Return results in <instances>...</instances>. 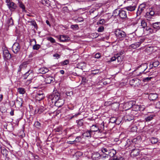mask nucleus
<instances>
[{
	"label": "nucleus",
	"instance_id": "nucleus-1",
	"mask_svg": "<svg viewBox=\"0 0 160 160\" xmlns=\"http://www.w3.org/2000/svg\"><path fill=\"white\" fill-rule=\"evenodd\" d=\"M48 99L49 102L51 101L52 104L54 103L55 106L58 107H61L64 103V101L61 98L60 94L57 91L53 92L49 95Z\"/></svg>",
	"mask_w": 160,
	"mask_h": 160
},
{
	"label": "nucleus",
	"instance_id": "nucleus-2",
	"mask_svg": "<svg viewBox=\"0 0 160 160\" xmlns=\"http://www.w3.org/2000/svg\"><path fill=\"white\" fill-rule=\"evenodd\" d=\"M115 34L117 38L120 40H123L126 36V33L120 29H117L115 31Z\"/></svg>",
	"mask_w": 160,
	"mask_h": 160
},
{
	"label": "nucleus",
	"instance_id": "nucleus-3",
	"mask_svg": "<svg viewBox=\"0 0 160 160\" xmlns=\"http://www.w3.org/2000/svg\"><path fill=\"white\" fill-rule=\"evenodd\" d=\"M124 120L126 122H129L133 120L134 119L133 116L129 113V111H128L126 112V114L123 117Z\"/></svg>",
	"mask_w": 160,
	"mask_h": 160
},
{
	"label": "nucleus",
	"instance_id": "nucleus-4",
	"mask_svg": "<svg viewBox=\"0 0 160 160\" xmlns=\"http://www.w3.org/2000/svg\"><path fill=\"white\" fill-rule=\"evenodd\" d=\"M130 85L135 87L138 86L140 84V81L139 79H132L129 81Z\"/></svg>",
	"mask_w": 160,
	"mask_h": 160
},
{
	"label": "nucleus",
	"instance_id": "nucleus-5",
	"mask_svg": "<svg viewBox=\"0 0 160 160\" xmlns=\"http://www.w3.org/2000/svg\"><path fill=\"white\" fill-rule=\"evenodd\" d=\"M133 104H134V101H131L125 103L123 105V108L126 111L132 108Z\"/></svg>",
	"mask_w": 160,
	"mask_h": 160
},
{
	"label": "nucleus",
	"instance_id": "nucleus-6",
	"mask_svg": "<svg viewBox=\"0 0 160 160\" xmlns=\"http://www.w3.org/2000/svg\"><path fill=\"white\" fill-rule=\"evenodd\" d=\"M132 110L135 111H143L145 109V108L143 106L138 105L135 104V102L134 101V104H133L132 106Z\"/></svg>",
	"mask_w": 160,
	"mask_h": 160
},
{
	"label": "nucleus",
	"instance_id": "nucleus-7",
	"mask_svg": "<svg viewBox=\"0 0 160 160\" xmlns=\"http://www.w3.org/2000/svg\"><path fill=\"white\" fill-rule=\"evenodd\" d=\"M20 46L18 43H15L12 47V50L15 53H17L20 50Z\"/></svg>",
	"mask_w": 160,
	"mask_h": 160
},
{
	"label": "nucleus",
	"instance_id": "nucleus-8",
	"mask_svg": "<svg viewBox=\"0 0 160 160\" xmlns=\"http://www.w3.org/2000/svg\"><path fill=\"white\" fill-rule=\"evenodd\" d=\"M140 151L138 148L133 149L132 150L131 153V156L132 157L134 158L138 156L140 154Z\"/></svg>",
	"mask_w": 160,
	"mask_h": 160
},
{
	"label": "nucleus",
	"instance_id": "nucleus-9",
	"mask_svg": "<svg viewBox=\"0 0 160 160\" xmlns=\"http://www.w3.org/2000/svg\"><path fill=\"white\" fill-rule=\"evenodd\" d=\"M3 56L5 60H9L11 57L8 50L7 49L3 51Z\"/></svg>",
	"mask_w": 160,
	"mask_h": 160
},
{
	"label": "nucleus",
	"instance_id": "nucleus-10",
	"mask_svg": "<svg viewBox=\"0 0 160 160\" xmlns=\"http://www.w3.org/2000/svg\"><path fill=\"white\" fill-rule=\"evenodd\" d=\"M118 15L122 19L128 18L126 12L123 10H120L118 11Z\"/></svg>",
	"mask_w": 160,
	"mask_h": 160
},
{
	"label": "nucleus",
	"instance_id": "nucleus-11",
	"mask_svg": "<svg viewBox=\"0 0 160 160\" xmlns=\"http://www.w3.org/2000/svg\"><path fill=\"white\" fill-rule=\"evenodd\" d=\"M8 6L9 9L11 11H14L17 8V5L13 2L8 4Z\"/></svg>",
	"mask_w": 160,
	"mask_h": 160
},
{
	"label": "nucleus",
	"instance_id": "nucleus-12",
	"mask_svg": "<svg viewBox=\"0 0 160 160\" xmlns=\"http://www.w3.org/2000/svg\"><path fill=\"white\" fill-rule=\"evenodd\" d=\"M152 8H149V12H147L145 15V17L148 18H151V16H153L155 12L154 11L152 10Z\"/></svg>",
	"mask_w": 160,
	"mask_h": 160
},
{
	"label": "nucleus",
	"instance_id": "nucleus-13",
	"mask_svg": "<svg viewBox=\"0 0 160 160\" xmlns=\"http://www.w3.org/2000/svg\"><path fill=\"white\" fill-rule=\"evenodd\" d=\"M158 95L156 93H150L148 96L149 99L150 101H154L157 99Z\"/></svg>",
	"mask_w": 160,
	"mask_h": 160
},
{
	"label": "nucleus",
	"instance_id": "nucleus-14",
	"mask_svg": "<svg viewBox=\"0 0 160 160\" xmlns=\"http://www.w3.org/2000/svg\"><path fill=\"white\" fill-rule=\"evenodd\" d=\"M35 97L37 100L40 101L44 98V96L43 93H37Z\"/></svg>",
	"mask_w": 160,
	"mask_h": 160
},
{
	"label": "nucleus",
	"instance_id": "nucleus-15",
	"mask_svg": "<svg viewBox=\"0 0 160 160\" xmlns=\"http://www.w3.org/2000/svg\"><path fill=\"white\" fill-rule=\"evenodd\" d=\"M136 7V6L135 5V4L134 3V4L132 6L130 5L125 7L124 9H126L128 11L132 12L135 10Z\"/></svg>",
	"mask_w": 160,
	"mask_h": 160
},
{
	"label": "nucleus",
	"instance_id": "nucleus-16",
	"mask_svg": "<svg viewBox=\"0 0 160 160\" xmlns=\"http://www.w3.org/2000/svg\"><path fill=\"white\" fill-rule=\"evenodd\" d=\"M101 157V155L98 152H94L92 154V158L94 160H98Z\"/></svg>",
	"mask_w": 160,
	"mask_h": 160
},
{
	"label": "nucleus",
	"instance_id": "nucleus-17",
	"mask_svg": "<svg viewBox=\"0 0 160 160\" xmlns=\"http://www.w3.org/2000/svg\"><path fill=\"white\" fill-rule=\"evenodd\" d=\"M141 44V42H136L132 44L129 46L130 48L136 49Z\"/></svg>",
	"mask_w": 160,
	"mask_h": 160
},
{
	"label": "nucleus",
	"instance_id": "nucleus-18",
	"mask_svg": "<svg viewBox=\"0 0 160 160\" xmlns=\"http://www.w3.org/2000/svg\"><path fill=\"white\" fill-rule=\"evenodd\" d=\"M54 78L52 77H48L45 79V82L47 84H50L53 81Z\"/></svg>",
	"mask_w": 160,
	"mask_h": 160
},
{
	"label": "nucleus",
	"instance_id": "nucleus-19",
	"mask_svg": "<svg viewBox=\"0 0 160 160\" xmlns=\"http://www.w3.org/2000/svg\"><path fill=\"white\" fill-rule=\"evenodd\" d=\"M152 25L153 28L157 31L160 29V22L153 23Z\"/></svg>",
	"mask_w": 160,
	"mask_h": 160
},
{
	"label": "nucleus",
	"instance_id": "nucleus-20",
	"mask_svg": "<svg viewBox=\"0 0 160 160\" xmlns=\"http://www.w3.org/2000/svg\"><path fill=\"white\" fill-rule=\"evenodd\" d=\"M28 62V61L24 62L20 65L18 69V72H21L22 69L24 67L25 68L26 67L27 65L29 63Z\"/></svg>",
	"mask_w": 160,
	"mask_h": 160
},
{
	"label": "nucleus",
	"instance_id": "nucleus-21",
	"mask_svg": "<svg viewBox=\"0 0 160 160\" xmlns=\"http://www.w3.org/2000/svg\"><path fill=\"white\" fill-rule=\"evenodd\" d=\"M32 41H34L35 44V45H33V46L32 48L33 50H38L40 48V45L38 44H36V42L35 39H32L30 41L32 42Z\"/></svg>",
	"mask_w": 160,
	"mask_h": 160
},
{
	"label": "nucleus",
	"instance_id": "nucleus-22",
	"mask_svg": "<svg viewBox=\"0 0 160 160\" xmlns=\"http://www.w3.org/2000/svg\"><path fill=\"white\" fill-rule=\"evenodd\" d=\"M18 5L22 9L23 12H26L25 7L22 2L20 0H18Z\"/></svg>",
	"mask_w": 160,
	"mask_h": 160
},
{
	"label": "nucleus",
	"instance_id": "nucleus-23",
	"mask_svg": "<svg viewBox=\"0 0 160 160\" xmlns=\"http://www.w3.org/2000/svg\"><path fill=\"white\" fill-rule=\"evenodd\" d=\"M48 69L46 68H39L38 70L39 73L42 74H45L48 72Z\"/></svg>",
	"mask_w": 160,
	"mask_h": 160
},
{
	"label": "nucleus",
	"instance_id": "nucleus-24",
	"mask_svg": "<svg viewBox=\"0 0 160 160\" xmlns=\"http://www.w3.org/2000/svg\"><path fill=\"white\" fill-rule=\"evenodd\" d=\"M108 153V156L110 157H113L116 153V151L114 149L110 150Z\"/></svg>",
	"mask_w": 160,
	"mask_h": 160
},
{
	"label": "nucleus",
	"instance_id": "nucleus-25",
	"mask_svg": "<svg viewBox=\"0 0 160 160\" xmlns=\"http://www.w3.org/2000/svg\"><path fill=\"white\" fill-rule=\"evenodd\" d=\"M99 130V128L96 125H93L91 127L90 130L92 132L98 131Z\"/></svg>",
	"mask_w": 160,
	"mask_h": 160
},
{
	"label": "nucleus",
	"instance_id": "nucleus-26",
	"mask_svg": "<svg viewBox=\"0 0 160 160\" xmlns=\"http://www.w3.org/2000/svg\"><path fill=\"white\" fill-rule=\"evenodd\" d=\"M1 152L4 156H7L8 153V151L4 148H1Z\"/></svg>",
	"mask_w": 160,
	"mask_h": 160
},
{
	"label": "nucleus",
	"instance_id": "nucleus-27",
	"mask_svg": "<svg viewBox=\"0 0 160 160\" xmlns=\"http://www.w3.org/2000/svg\"><path fill=\"white\" fill-rule=\"evenodd\" d=\"M92 132L90 130L88 131L84 132L83 134V135L85 137L90 138L91 136V133Z\"/></svg>",
	"mask_w": 160,
	"mask_h": 160
},
{
	"label": "nucleus",
	"instance_id": "nucleus-28",
	"mask_svg": "<svg viewBox=\"0 0 160 160\" xmlns=\"http://www.w3.org/2000/svg\"><path fill=\"white\" fill-rule=\"evenodd\" d=\"M119 107V104L117 103H112L111 104V108L112 109L114 110L118 109Z\"/></svg>",
	"mask_w": 160,
	"mask_h": 160
},
{
	"label": "nucleus",
	"instance_id": "nucleus-29",
	"mask_svg": "<svg viewBox=\"0 0 160 160\" xmlns=\"http://www.w3.org/2000/svg\"><path fill=\"white\" fill-rule=\"evenodd\" d=\"M76 122L77 123V126L78 127H79L83 126V120L82 119L77 120Z\"/></svg>",
	"mask_w": 160,
	"mask_h": 160
},
{
	"label": "nucleus",
	"instance_id": "nucleus-30",
	"mask_svg": "<svg viewBox=\"0 0 160 160\" xmlns=\"http://www.w3.org/2000/svg\"><path fill=\"white\" fill-rule=\"evenodd\" d=\"M155 116V115H151L145 118V120L146 122H149L152 120Z\"/></svg>",
	"mask_w": 160,
	"mask_h": 160
},
{
	"label": "nucleus",
	"instance_id": "nucleus-31",
	"mask_svg": "<svg viewBox=\"0 0 160 160\" xmlns=\"http://www.w3.org/2000/svg\"><path fill=\"white\" fill-rule=\"evenodd\" d=\"M159 64V61H157L154 62H152V64H150V66L152 65V66L149 69H151L153 67H157Z\"/></svg>",
	"mask_w": 160,
	"mask_h": 160
},
{
	"label": "nucleus",
	"instance_id": "nucleus-32",
	"mask_svg": "<svg viewBox=\"0 0 160 160\" xmlns=\"http://www.w3.org/2000/svg\"><path fill=\"white\" fill-rule=\"evenodd\" d=\"M101 150L103 153L108 154L110 149L108 148H102Z\"/></svg>",
	"mask_w": 160,
	"mask_h": 160
},
{
	"label": "nucleus",
	"instance_id": "nucleus-33",
	"mask_svg": "<svg viewBox=\"0 0 160 160\" xmlns=\"http://www.w3.org/2000/svg\"><path fill=\"white\" fill-rule=\"evenodd\" d=\"M146 6L145 4H141L138 7V9H139L141 12H142L146 8Z\"/></svg>",
	"mask_w": 160,
	"mask_h": 160
},
{
	"label": "nucleus",
	"instance_id": "nucleus-34",
	"mask_svg": "<svg viewBox=\"0 0 160 160\" xmlns=\"http://www.w3.org/2000/svg\"><path fill=\"white\" fill-rule=\"evenodd\" d=\"M151 142L153 144H155L158 142V138L154 137L151 138L150 139Z\"/></svg>",
	"mask_w": 160,
	"mask_h": 160
},
{
	"label": "nucleus",
	"instance_id": "nucleus-35",
	"mask_svg": "<svg viewBox=\"0 0 160 160\" xmlns=\"http://www.w3.org/2000/svg\"><path fill=\"white\" fill-rule=\"evenodd\" d=\"M140 66L142 70L144 71H145L148 68L147 64L146 63L142 64Z\"/></svg>",
	"mask_w": 160,
	"mask_h": 160
},
{
	"label": "nucleus",
	"instance_id": "nucleus-36",
	"mask_svg": "<svg viewBox=\"0 0 160 160\" xmlns=\"http://www.w3.org/2000/svg\"><path fill=\"white\" fill-rule=\"evenodd\" d=\"M34 125L35 127L38 129H40L41 127L40 123L38 121H36L35 122Z\"/></svg>",
	"mask_w": 160,
	"mask_h": 160
},
{
	"label": "nucleus",
	"instance_id": "nucleus-37",
	"mask_svg": "<svg viewBox=\"0 0 160 160\" xmlns=\"http://www.w3.org/2000/svg\"><path fill=\"white\" fill-rule=\"evenodd\" d=\"M18 92L19 93L22 94H24L25 92V89L22 88H19L18 89Z\"/></svg>",
	"mask_w": 160,
	"mask_h": 160
},
{
	"label": "nucleus",
	"instance_id": "nucleus-38",
	"mask_svg": "<svg viewBox=\"0 0 160 160\" xmlns=\"http://www.w3.org/2000/svg\"><path fill=\"white\" fill-rule=\"evenodd\" d=\"M62 129L61 127H58L56 128H54L53 131L55 132H62Z\"/></svg>",
	"mask_w": 160,
	"mask_h": 160
},
{
	"label": "nucleus",
	"instance_id": "nucleus-39",
	"mask_svg": "<svg viewBox=\"0 0 160 160\" xmlns=\"http://www.w3.org/2000/svg\"><path fill=\"white\" fill-rule=\"evenodd\" d=\"M141 26L143 28H146L147 26V24L145 20H143L141 22Z\"/></svg>",
	"mask_w": 160,
	"mask_h": 160
},
{
	"label": "nucleus",
	"instance_id": "nucleus-40",
	"mask_svg": "<svg viewBox=\"0 0 160 160\" xmlns=\"http://www.w3.org/2000/svg\"><path fill=\"white\" fill-rule=\"evenodd\" d=\"M8 23L9 26L12 25L13 24V22L12 19V17L10 18L7 22Z\"/></svg>",
	"mask_w": 160,
	"mask_h": 160
},
{
	"label": "nucleus",
	"instance_id": "nucleus-41",
	"mask_svg": "<svg viewBox=\"0 0 160 160\" xmlns=\"http://www.w3.org/2000/svg\"><path fill=\"white\" fill-rule=\"evenodd\" d=\"M129 0H117V2L120 5L122 6V4H124L125 3L126 1Z\"/></svg>",
	"mask_w": 160,
	"mask_h": 160
},
{
	"label": "nucleus",
	"instance_id": "nucleus-42",
	"mask_svg": "<svg viewBox=\"0 0 160 160\" xmlns=\"http://www.w3.org/2000/svg\"><path fill=\"white\" fill-rule=\"evenodd\" d=\"M45 110V108L42 106H41L37 108V110L38 111V112L39 113H40L42 112L43 111Z\"/></svg>",
	"mask_w": 160,
	"mask_h": 160
},
{
	"label": "nucleus",
	"instance_id": "nucleus-43",
	"mask_svg": "<svg viewBox=\"0 0 160 160\" xmlns=\"http://www.w3.org/2000/svg\"><path fill=\"white\" fill-rule=\"evenodd\" d=\"M153 76H152V77H147L144 78L143 79V81L145 82L150 80L152 78V77H154L156 76V75H154Z\"/></svg>",
	"mask_w": 160,
	"mask_h": 160
},
{
	"label": "nucleus",
	"instance_id": "nucleus-44",
	"mask_svg": "<svg viewBox=\"0 0 160 160\" xmlns=\"http://www.w3.org/2000/svg\"><path fill=\"white\" fill-rule=\"evenodd\" d=\"M60 40L62 42H64L66 40L65 36L63 35H60Z\"/></svg>",
	"mask_w": 160,
	"mask_h": 160
},
{
	"label": "nucleus",
	"instance_id": "nucleus-45",
	"mask_svg": "<svg viewBox=\"0 0 160 160\" xmlns=\"http://www.w3.org/2000/svg\"><path fill=\"white\" fill-rule=\"evenodd\" d=\"M29 71H28L27 72H26L25 74L23 75L22 77L23 78V79H25L27 78L28 76L30 74V73H29Z\"/></svg>",
	"mask_w": 160,
	"mask_h": 160
},
{
	"label": "nucleus",
	"instance_id": "nucleus-46",
	"mask_svg": "<svg viewBox=\"0 0 160 160\" xmlns=\"http://www.w3.org/2000/svg\"><path fill=\"white\" fill-rule=\"evenodd\" d=\"M116 118L115 117H112L110 119V122L112 123H115L116 121Z\"/></svg>",
	"mask_w": 160,
	"mask_h": 160
},
{
	"label": "nucleus",
	"instance_id": "nucleus-47",
	"mask_svg": "<svg viewBox=\"0 0 160 160\" xmlns=\"http://www.w3.org/2000/svg\"><path fill=\"white\" fill-rule=\"evenodd\" d=\"M105 22V21L104 19H100L99 22H97V24H102L104 23Z\"/></svg>",
	"mask_w": 160,
	"mask_h": 160
},
{
	"label": "nucleus",
	"instance_id": "nucleus-48",
	"mask_svg": "<svg viewBox=\"0 0 160 160\" xmlns=\"http://www.w3.org/2000/svg\"><path fill=\"white\" fill-rule=\"evenodd\" d=\"M71 28L72 29H78V25L77 24H75V25H72L71 26Z\"/></svg>",
	"mask_w": 160,
	"mask_h": 160
},
{
	"label": "nucleus",
	"instance_id": "nucleus-49",
	"mask_svg": "<svg viewBox=\"0 0 160 160\" xmlns=\"http://www.w3.org/2000/svg\"><path fill=\"white\" fill-rule=\"evenodd\" d=\"M104 27L103 26H101L98 28V31L99 32H101L104 31Z\"/></svg>",
	"mask_w": 160,
	"mask_h": 160
},
{
	"label": "nucleus",
	"instance_id": "nucleus-50",
	"mask_svg": "<svg viewBox=\"0 0 160 160\" xmlns=\"http://www.w3.org/2000/svg\"><path fill=\"white\" fill-rule=\"evenodd\" d=\"M48 40L52 43H55V40L51 37L48 38Z\"/></svg>",
	"mask_w": 160,
	"mask_h": 160
},
{
	"label": "nucleus",
	"instance_id": "nucleus-51",
	"mask_svg": "<svg viewBox=\"0 0 160 160\" xmlns=\"http://www.w3.org/2000/svg\"><path fill=\"white\" fill-rule=\"evenodd\" d=\"M116 59H117L118 62L120 63L122 61L121 57L119 55H116Z\"/></svg>",
	"mask_w": 160,
	"mask_h": 160
},
{
	"label": "nucleus",
	"instance_id": "nucleus-52",
	"mask_svg": "<svg viewBox=\"0 0 160 160\" xmlns=\"http://www.w3.org/2000/svg\"><path fill=\"white\" fill-rule=\"evenodd\" d=\"M30 22L31 23L32 25H33L35 28H36L37 26V24L36 22L34 20H33L31 21Z\"/></svg>",
	"mask_w": 160,
	"mask_h": 160
},
{
	"label": "nucleus",
	"instance_id": "nucleus-53",
	"mask_svg": "<svg viewBox=\"0 0 160 160\" xmlns=\"http://www.w3.org/2000/svg\"><path fill=\"white\" fill-rule=\"evenodd\" d=\"M48 0H42V3L43 4H48Z\"/></svg>",
	"mask_w": 160,
	"mask_h": 160
},
{
	"label": "nucleus",
	"instance_id": "nucleus-54",
	"mask_svg": "<svg viewBox=\"0 0 160 160\" xmlns=\"http://www.w3.org/2000/svg\"><path fill=\"white\" fill-rule=\"evenodd\" d=\"M157 31V30L156 29H155V30H153L152 28H151L149 29V32L150 33H153L156 32Z\"/></svg>",
	"mask_w": 160,
	"mask_h": 160
},
{
	"label": "nucleus",
	"instance_id": "nucleus-55",
	"mask_svg": "<svg viewBox=\"0 0 160 160\" xmlns=\"http://www.w3.org/2000/svg\"><path fill=\"white\" fill-rule=\"evenodd\" d=\"M15 102L13 101H10L9 102V104L10 106L12 107H13L15 105Z\"/></svg>",
	"mask_w": 160,
	"mask_h": 160
},
{
	"label": "nucleus",
	"instance_id": "nucleus-56",
	"mask_svg": "<svg viewBox=\"0 0 160 160\" xmlns=\"http://www.w3.org/2000/svg\"><path fill=\"white\" fill-rule=\"evenodd\" d=\"M124 53V51L123 50H122L120 52H119L116 55H119V56H120L121 55L123 54Z\"/></svg>",
	"mask_w": 160,
	"mask_h": 160
},
{
	"label": "nucleus",
	"instance_id": "nucleus-57",
	"mask_svg": "<svg viewBox=\"0 0 160 160\" xmlns=\"http://www.w3.org/2000/svg\"><path fill=\"white\" fill-rule=\"evenodd\" d=\"M156 108H157L160 109V102L159 101L156 103Z\"/></svg>",
	"mask_w": 160,
	"mask_h": 160
},
{
	"label": "nucleus",
	"instance_id": "nucleus-58",
	"mask_svg": "<svg viewBox=\"0 0 160 160\" xmlns=\"http://www.w3.org/2000/svg\"><path fill=\"white\" fill-rule=\"evenodd\" d=\"M73 94V92L72 91H70L69 92H67L66 93V94L68 96H70L72 95Z\"/></svg>",
	"mask_w": 160,
	"mask_h": 160
},
{
	"label": "nucleus",
	"instance_id": "nucleus-59",
	"mask_svg": "<svg viewBox=\"0 0 160 160\" xmlns=\"http://www.w3.org/2000/svg\"><path fill=\"white\" fill-rule=\"evenodd\" d=\"M63 65H67L69 63V61L68 60H65L62 62Z\"/></svg>",
	"mask_w": 160,
	"mask_h": 160
},
{
	"label": "nucleus",
	"instance_id": "nucleus-60",
	"mask_svg": "<svg viewBox=\"0 0 160 160\" xmlns=\"http://www.w3.org/2000/svg\"><path fill=\"white\" fill-rule=\"evenodd\" d=\"M121 122V120H119V118H116V122H115V123L119 125Z\"/></svg>",
	"mask_w": 160,
	"mask_h": 160
},
{
	"label": "nucleus",
	"instance_id": "nucleus-61",
	"mask_svg": "<svg viewBox=\"0 0 160 160\" xmlns=\"http://www.w3.org/2000/svg\"><path fill=\"white\" fill-rule=\"evenodd\" d=\"M116 55L115 54L114 55V56L112 57L111 58V60H110V61H115L116 59Z\"/></svg>",
	"mask_w": 160,
	"mask_h": 160
},
{
	"label": "nucleus",
	"instance_id": "nucleus-62",
	"mask_svg": "<svg viewBox=\"0 0 160 160\" xmlns=\"http://www.w3.org/2000/svg\"><path fill=\"white\" fill-rule=\"evenodd\" d=\"M101 157H102L103 158H108L109 157L108 154L104 153L102 155H101Z\"/></svg>",
	"mask_w": 160,
	"mask_h": 160
},
{
	"label": "nucleus",
	"instance_id": "nucleus-63",
	"mask_svg": "<svg viewBox=\"0 0 160 160\" xmlns=\"http://www.w3.org/2000/svg\"><path fill=\"white\" fill-rule=\"evenodd\" d=\"M53 56L54 57H56L57 59H58L60 58V56L58 53H55L53 55Z\"/></svg>",
	"mask_w": 160,
	"mask_h": 160
},
{
	"label": "nucleus",
	"instance_id": "nucleus-64",
	"mask_svg": "<svg viewBox=\"0 0 160 160\" xmlns=\"http://www.w3.org/2000/svg\"><path fill=\"white\" fill-rule=\"evenodd\" d=\"M95 57L96 58H99L101 57L100 53H97L96 54Z\"/></svg>",
	"mask_w": 160,
	"mask_h": 160
}]
</instances>
